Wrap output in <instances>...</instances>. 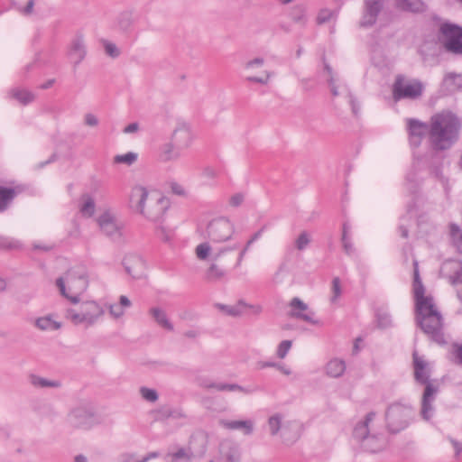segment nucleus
Listing matches in <instances>:
<instances>
[{"label": "nucleus", "mask_w": 462, "mask_h": 462, "mask_svg": "<svg viewBox=\"0 0 462 462\" xmlns=\"http://www.w3.org/2000/svg\"><path fill=\"white\" fill-rule=\"evenodd\" d=\"M183 155L181 151L171 140L162 143L159 149L158 157L162 162H171L180 160Z\"/></svg>", "instance_id": "23"}, {"label": "nucleus", "mask_w": 462, "mask_h": 462, "mask_svg": "<svg viewBox=\"0 0 462 462\" xmlns=\"http://www.w3.org/2000/svg\"><path fill=\"white\" fill-rule=\"evenodd\" d=\"M240 392L244 393H250L251 391L236 383H229L228 392Z\"/></svg>", "instance_id": "57"}, {"label": "nucleus", "mask_w": 462, "mask_h": 462, "mask_svg": "<svg viewBox=\"0 0 462 462\" xmlns=\"http://www.w3.org/2000/svg\"><path fill=\"white\" fill-rule=\"evenodd\" d=\"M34 326L42 331H54L59 330L62 324L56 320L52 314L39 317L34 320Z\"/></svg>", "instance_id": "27"}, {"label": "nucleus", "mask_w": 462, "mask_h": 462, "mask_svg": "<svg viewBox=\"0 0 462 462\" xmlns=\"http://www.w3.org/2000/svg\"><path fill=\"white\" fill-rule=\"evenodd\" d=\"M441 32L445 37L444 46L447 51L462 54V28L446 23L441 26Z\"/></svg>", "instance_id": "16"}, {"label": "nucleus", "mask_w": 462, "mask_h": 462, "mask_svg": "<svg viewBox=\"0 0 462 462\" xmlns=\"http://www.w3.org/2000/svg\"><path fill=\"white\" fill-rule=\"evenodd\" d=\"M234 234L235 226L228 218L221 217L212 219L208 224L205 232L208 240L200 243L195 248L196 257L200 261H217L226 252L237 249L238 243H235L231 246L216 247L217 245L231 240Z\"/></svg>", "instance_id": "2"}, {"label": "nucleus", "mask_w": 462, "mask_h": 462, "mask_svg": "<svg viewBox=\"0 0 462 462\" xmlns=\"http://www.w3.org/2000/svg\"><path fill=\"white\" fill-rule=\"evenodd\" d=\"M105 52L111 58H117L120 55V51L117 46L106 40L102 41Z\"/></svg>", "instance_id": "44"}, {"label": "nucleus", "mask_w": 462, "mask_h": 462, "mask_svg": "<svg viewBox=\"0 0 462 462\" xmlns=\"http://www.w3.org/2000/svg\"><path fill=\"white\" fill-rule=\"evenodd\" d=\"M247 309H250L252 310V313L254 315H258L262 312L263 308L261 305H249L247 304Z\"/></svg>", "instance_id": "63"}, {"label": "nucleus", "mask_w": 462, "mask_h": 462, "mask_svg": "<svg viewBox=\"0 0 462 462\" xmlns=\"http://www.w3.org/2000/svg\"><path fill=\"white\" fill-rule=\"evenodd\" d=\"M271 77H272L271 72L264 71L263 77L249 76L246 78V80L251 83H258V84H262V85H266V84H268Z\"/></svg>", "instance_id": "50"}, {"label": "nucleus", "mask_w": 462, "mask_h": 462, "mask_svg": "<svg viewBox=\"0 0 462 462\" xmlns=\"http://www.w3.org/2000/svg\"><path fill=\"white\" fill-rule=\"evenodd\" d=\"M342 243H343V247H344L345 252L347 254H352L354 248H353V245L351 244L350 240L348 238H345V236H344V237H342Z\"/></svg>", "instance_id": "58"}, {"label": "nucleus", "mask_w": 462, "mask_h": 462, "mask_svg": "<svg viewBox=\"0 0 462 462\" xmlns=\"http://www.w3.org/2000/svg\"><path fill=\"white\" fill-rule=\"evenodd\" d=\"M346 371V364L342 359L334 358L331 359L326 365V373L328 376L333 378H338Z\"/></svg>", "instance_id": "30"}, {"label": "nucleus", "mask_w": 462, "mask_h": 462, "mask_svg": "<svg viewBox=\"0 0 462 462\" xmlns=\"http://www.w3.org/2000/svg\"><path fill=\"white\" fill-rule=\"evenodd\" d=\"M409 141L412 146H419L425 136L429 135L430 125L418 119L406 120Z\"/></svg>", "instance_id": "19"}, {"label": "nucleus", "mask_w": 462, "mask_h": 462, "mask_svg": "<svg viewBox=\"0 0 462 462\" xmlns=\"http://www.w3.org/2000/svg\"><path fill=\"white\" fill-rule=\"evenodd\" d=\"M138 130H139L138 123H131L127 126L125 127L124 133L125 134H134V133H136Z\"/></svg>", "instance_id": "59"}, {"label": "nucleus", "mask_w": 462, "mask_h": 462, "mask_svg": "<svg viewBox=\"0 0 462 462\" xmlns=\"http://www.w3.org/2000/svg\"><path fill=\"white\" fill-rule=\"evenodd\" d=\"M413 294L417 312V321L425 334L438 344L445 343L442 316L437 310L430 295H425V288L420 277L418 263L414 261Z\"/></svg>", "instance_id": "1"}, {"label": "nucleus", "mask_w": 462, "mask_h": 462, "mask_svg": "<svg viewBox=\"0 0 462 462\" xmlns=\"http://www.w3.org/2000/svg\"><path fill=\"white\" fill-rule=\"evenodd\" d=\"M20 246V243L6 236H0V249H16Z\"/></svg>", "instance_id": "46"}, {"label": "nucleus", "mask_w": 462, "mask_h": 462, "mask_svg": "<svg viewBox=\"0 0 462 462\" xmlns=\"http://www.w3.org/2000/svg\"><path fill=\"white\" fill-rule=\"evenodd\" d=\"M138 158V154L134 152H129L125 154H118L114 158L115 162L116 163H123L125 165H132L134 164Z\"/></svg>", "instance_id": "40"}, {"label": "nucleus", "mask_w": 462, "mask_h": 462, "mask_svg": "<svg viewBox=\"0 0 462 462\" xmlns=\"http://www.w3.org/2000/svg\"><path fill=\"white\" fill-rule=\"evenodd\" d=\"M103 307L95 300H86L80 303L79 309H68L65 317L75 326L88 328L96 325L104 316Z\"/></svg>", "instance_id": "5"}, {"label": "nucleus", "mask_w": 462, "mask_h": 462, "mask_svg": "<svg viewBox=\"0 0 462 462\" xmlns=\"http://www.w3.org/2000/svg\"><path fill=\"white\" fill-rule=\"evenodd\" d=\"M15 189L0 186V212L4 211L16 196Z\"/></svg>", "instance_id": "36"}, {"label": "nucleus", "mask_w": 462, "mask_h": 462, "mask_svg": "<svg viewBox=\"0 0 462 462\" xmlns=\"http://www.w3.org/2000/svg\"><path fill=\"white\" fill-rule=\"evenodd\" d=\"M100 231L114 241L123 238L125 225L112 210H106L97 219Z\"/></svg>", "instance_id": "10"}, {"label": "nucleus", "mask_w": 462, "mask_h": 462, "mask_svg": "<svg viewBox=\"0 0 462 462\" xmlns=\"http://www.w3.org/2000/svg\"><path fill=\"white\" fill-rule=\"evenodd\" d=\"M170 140L184 152L191 147L195 140V134L189 123L179 122L172 130Z\"/></svg>", "instance_id": "15"}, {"label": "nucleus", "mask_w": 462, "mask_h": 462, "mask_svg": "<svg viewBox=\"0 0 462 462\" xmlns=\"http://www.w3.org/2000/svg\"><path fill=\"white\" fill-rule=\"evenodd\" d=\"M199 331L198 329H189L187 331L184 332V337H187V338H196L199 336Z\"/></svg>", "instance_id": "61"}, {"label": "nucleus", "mask_w": 462, "mask_h": 462, "mask_svg": "<svg viewBox=\"0 0 462 462\" xmlns=\"http://www.w3.org/2000/svg\"><path fill=\"white\" fill-rule=\"evenodd\" d=\"M296 427L291 421H284L282 414L275 413L268 419V428L272 436L281 433V438L285 443H292L298 439L297 432L291 433V430Z\"/></svg>", "instance_id": "13"}, {"label": "nucleus", "mask_w": 462, "mask_h": 462, "mask_svg": "<svg viewBox=\"0 0 462 462\" xmlns=\"http://www.w3.org/2000/svg\"><path fill=\"white\" fill-rule=\"evenodd\" d=\"M217 307L223 310L225 313H226L229 316L232 317H240L243 315L245 310H247V303H245L243 300H239L235 305H222L218 304Z\"/></svg>", "instance_id": "34"}, {"label": "nucleus", "mask_w": 462, "mask_h": 462, "mask_svg": "<svg viewBox=\"0 0 462 462\" xmlns=\"http://www.w3.org/2000/svg\"><path fill=\"white\" fill-rule=\"evenodd\" d=\"M68 57L71 62L78 66L87 56L86 39L83 33L78 32L71 39L68 47Z\"/></svg>", "instance_id": "18"}, {"label": "nucleus", "mask_w": 462, "mask_h": 462, "mask_svg": "<svg viewBox=\"0 0 462 462\" xmlns=\"http://www.w3.org/2000/svg\"><path fill=\"white\" fill-rule=\"evenodd\" d=\"M257 366L260 369H264V368H267V367H275L276 368V366H278V364L274 363V362L261 361V362L257 363Z\"/></svg>", "instance_id": "62"}, {"label": "nucleus", "mask_w": 462, "mask_h": 462, "mask_svg": "<svg viewBox=\"0 0 462 462\" xmlns=\"http://www.w3.org/2000/svg\"><path fill=\"white\" fill-rule=\"evenodd\" d=\"M149 315L152 318V319L159 325L161 328L172 331L174 327L172 323L168 319L166 311L161 307L155 306L152 307L149 310Z\"/></svg>", "instance_id": "25"}, {"label": "nucleus", "mask_w": 462, "mask_h": 462, "mask_svg": "<svg viewBox=\"0 0 462 462\" xmlns=\"http://www.w3.org/2000/svg\"><path fill=\"white\" fill-rule=\"evenodd\" d=\"M221 425L226 429L232 430H240L245 435H250L254 431V423L252 420H222Z\"/></svg>", "instance_id": "26"}, {"label": "nucleus", "mask_w": 462, "mask_h": 462, "mask_svg": "<svg viewBox=\"0 0 462 462\" xmlns=\"http://www.w3.org/2000/svg\"><path fill=\"white\" fill-rule=\"evenodd\" d=\"M375 418L374 411L368 412L363 420L356 423L353 431L354 438L359 440L363 448L369 452L380 451L386 445L383 436L374 432Z\"/></svg>", "instance_id": "4"}, {"label": "nucleus", "mask_w": 462, "mask_h": 462, "mask_svg": "<svg viewBox=\"0 0 462 462\" xmlns=\"http://www.w3.org/2000/svg\"><path fill=\"white\" fill-rule=\"evenodd\" d=\"M377 322L379 327L387 328L391 325L392 319L391 317L386 313L377 314Z\"/></svg>", "instance_id": "54"}, {"label": "nucleus", "mask_w": 462, "mask_h": 462, "mask_svg": "<svg viewBox=\"0 0 462 462\" xmlns=\"http://www.w3.org/2000/svg\"><path fill=\"white\" fill-rule=\"evenodd\" d=\"M193 454L189 451V449L186 448H179L177 451L169 452L164 457L165 462H189Z\"/></svg>", "instance_id": "33"}, {"label": "nucleus", "mask_w": 462, "mask_h": 462, "mask_svg": "<svg viewBox=\"0 0 462 462\" xmlns=\"http://www.w3.org/2000/svg\"><path fill=\"white\" fill-rule=\"evenodd\" d=\"M290 18L295 23L304 26L307 23V7L299 4L294 5L290 11Z\"/></svg>", "instance_id": "31"}, {"label": "nucleus", "mask_w": 462, "mask_h": 462, "mask_svg": "<svg viewBox=\"0 0 462 462\" xmlns=\"http://www.w3.org/2000/svg\"><path fill=\"white\" fill-rule=\"evenodd\" d=\"M311 242V236L307 231H302L300 233L298 237L295 239L294 245L297 250L303 251Z\"/></svg>", "instance_id": "39"}, {"label": "nucleus", "mask_w": 462, "mask_h": 462, "mask_svg": "<svg viewBox=\"0 0 462 462\" xmlns=\"http://www.w3.org/2000/svg\"><path fill=\"white\" fill-rule=\"evenodd\" d=\"M398 6L411 12H421L424 10V4L421 0H395Z\"/></svg>", "instance_id": "37"}, {"label": "nucleus", "mask_w": 462, "mask_h": 462, "mask_svg": "<svg viewBox=\"0 0 462 462\" xmlns=\"http://www.w3.org/2000/svg\"><path fill=\"white\" fill-rule=\"evenodd\" d=\"M291 340H283L282 341L278 347H277V356L279 358H284L286 356V355L288 354L289 350L291 349Z\"/></svg>", "instance_id": "48"}, {"label": "nucleus", "mask_w": 462, "mask_h": 462, "mask_svg": "<svg viewBox=\"0 0 462 462\" xmlns=\"http://www.w3.org/2000/svg\"><path fill=\"white\" fill-rule=\"evenodd\" d=\"M94 417V408L89 403H80L69 411L67 420L73 428L88 429L93 425Z\"/></svg>", "instance_id": "12"}, {"label": "nucleus", "mask_w": 462, "mask_h": 462, "mask_svg": "<svg viewBox=\"0 0 462 462\" xmlns=\"http://www.w3.org/2000/svg\"><path fill=\"white\" fill-rule=\"evenodd\" d=\"M413 365L416 381L427 384L422 397L421 416L428 420L431 418L433 413L431 402L434 399L436 390L430 383H428L429 374L427 363L422 357L419 356L416 352L413 353Z\"/></svg>", "instance_id": "7"}, {"label": "nucleus", "mask_w": 462, "mask_h": 462, "mask_svg": "<svg viewBox=\"0 0 462 462\" xmlns=\"http://www.w3.org/2000/svg\"><path fill=\"white\" fill-rule=\"evenodd\" d=\"M95 209L96 204L94 199L88 195L82 196L79 205V211L82 216L90 217L94 215Z\"/></svg>", "instance_id": "35"}, {"label": "nucleus", "mask_w": 462, "mask_h": 462, "mask_svg": "<svg viewBox=\"0 0 462 462\" xmlns=\"http://www.w3.org/2000/svg\"><path fill=\"white\" fill-rule=\"evenodd\" d=\"M414 411L409 405L401 402L391 404L385 412L386 426L390 432L398 433L408 427Z\"/></svg>", "instance_id": "8"}, {"label": "nucleus", "mask_w": 462, "mask_h": 462, "mask_svg": "<svg viewBox=\"0 0 462 462\" xmlns=\"http://www.w3.org/2000/svg\"><path fill=\"white\" fill-rule=\"evenodd\" d=\"M245 196L242 193H236L231 196L229 204L232 207H239L244 201Z\"/></svg>", "instance_id": "55"}, {"label": "nucleus", "mask_w": 462, "mask_h": 462, "mask_svg": "<svg viewBox=\"0 0 462 462\" xmlns=\"http://www.w3.org/2000/svg\"><path fill=\"white\" fill-rule=\"evenodd\" d=\"M132 306L131 300L128 297L121 295L118 303H109L106 305L108 313L113 319L118 320L125 316V309Z\"/></svg>", "instance_id": "24"}, {"label": "nucleus", "mask_w": 462, "mask_h": 462, "mask_svg": "<svg viewBox=\"0 0 462 462\" xmlns=\"http://www.w3.org/2000/svg\"><path fill=\"white\" fill-rule=\"evenodd\" d=\"M56 285L62 296L77 304L80 300L79 296L87 290L88 282L86 275L69 271L63 277L57 279Z\"/></svg>", "instance_id": "6"}, {"label": "nucleus", "mask_w": 462, "mask_h": 462, "mask_svg": "<svg viewBox=\"0 0 462 462\" xmlns=\"http://www.w3.org/2000/svg\"><path fill=\"white\" fill-rule=\"evenodd\" d=\"M324 69L327 72L328 77V84H329V87H330V91H331L332 95L334 97L338 96V91H337V87L335 85L334 78L332 76V69H331V67L328 64L324 63Z\"/></svg>", "instance_id": "47"}, {"label": "nucleus", "mask_w": 462, "mask_h": 462, "mask_svg": "<svg viewBox=\"0 0 462 462\" xmlns=\"http://www.w3.org/2000/svg\"><path fill=\"white\" fill-rule=\"evenodd\" d=\"M170 208V199L159 192H152L139 214L151 221L160 220Z\"/></svg>", "instance_id": "11"}, {"label": "nucleus", "mask_w": 462, "mask_h": 462, "mask_svg": "<svg viewBox=\"0 0 462 462\" xmlns=\"http://www.w3.org/2000/svg\"><path fill=\"white\" fill-rule=\"evenodd\" d=\"M33 5H34L33 0H29L27 5H26V6L23 9V14H32V9H33Z\"/></svg>", "instance_id": "64"}, {"label": "nucleus", "mask_w": 462, "mask_h": 462, "mask_svg": "<svg viewBox=\"0 0 462 462\" xmlns=\"http://www.w3.org/2000/svg\"><path fill=\"white\" fill-rule=\"evenodd\" d=\"M331 291H332V296L330 298V302L332 304H335L337 302L338 299L340 298V296L342 294L341 282H340V279L338 277H335L332 280Z\"/></svg>", "instance_id": "42"}, {"label": "nucleus", "mask_w": 462, "mask_h": 462, "mask_svg": "<svg viewBox=\"0 0 462 462\" xmlns=\"http://www.w3.org/2000/svg\"><path fill=\"white\" fill-rule=\"evenodd\" d=\"M170 187H171V191L176 195L181 196V195H184V193H185L184 188L177 182H171Z\"/></svg>", "instance_id": "56"}, {"label": "nucleus", "mask_w": 462, "mask_h": 462, "mask_svg": "<svg viewBox=\"0 0 462 462\" xmlns=\"http://www.w3.org/2000/svg\"><path fill=\"white\" fill-rule=\"evenodd\" d=\"M451 236L454 243L457 246L458 250L462 253V232L461 230L456 226H452L451 227Z\"/></svg>", "instance_id": "51"}, {"label": "nucleus", "mask_w": 462, "mask_h": 462, "mask_svg": "<svg viewBox=\"0 0 462 462\" xmlns=\"http://www.w3.org/2000/svg\"><path fill=\"white\" fill-rule=\"evenodd\" d=\"M264 64V59L262 58V57H256V58H254L252 60H249L248 61H246L245 63V69L247 70V71H250V72H253L257 68H261L263 67Z\"/></svg>", "instance_id": "45"}, {"label": "nucleus", "mask_w": 462, "mask_h": 462, "mask_svg": "<svg viewBox=\"0 0 462 462\" xmlns=\"http://www.w3.org/2000/svg\"><path fill=\"white\" fill-rule=\"evenodd\" d=\"M336 16V12L330 9H321L316 18L317 23L322 24L328 23Z\"/></svg>", "instance_id": "43"}, {"label": "nucleus", "mask_w": 462, "mask_h": 462, "mask_svg": "<svg viewBox=\"0 0 462 462\" xmlns=\"http://www.w3.org/2000/svg\"><path fill=\"white\" fill-rule=\"evenodd\" d=\"M135 22L134 12L125 10L116 17V26L122 32H129Z\"/></svg>", "instance_id": "29"}, {"label": "nucleus", "mask_w": 462, "mask_h": 462, "mask_svg": "<svg viewBox=\"0 0 462 462\" xmlns=\"http://www.w3.org/2000/svg\"><path fill=\"white\" fill-rule=\"evenodd\" d=\"M196 383L199 386L204 389H216L217 383L206 376H198L196 378Z\"/></svg>", "instance_id": "49"}, {"label": "nucleus", "mask_w": 462, "mask_h": 462, "mask_svg": "<svg viewBox=\"0 0 462 462\" xmlns=\"http://www.w3.org/2000/svg\"><path fill=\"white\" fill-rule=\"evenodd\" d=\"M141 397L149 402H155L158 401L159 395L156 390L143 386L139 389Z\"/></svg>", "instance_id": "41"}, {"label": "nucleus", "mask_w": 462, "mask_h": 462, "mask_svg": "<svg viewBox=\"0 0 462 462\" xmlns=\"http://www.w3.org/2000/svg\"><path fill=\"white\" fill-rule=\"evenodd\" d=\"M212 263L205 272V280L208 282H217L225 279L226 272L216 261L211 260Z\"/></svg>", "instance_id": "28"}, {"label": "nucleus", "mask_w": 462, "mask_h": 462, "mask_svg": "<svg viewBox=\"0 0 462 462\" xmlns=\"http://www.w3.org/2000/svg\"><path fill=\"white\" fill-rule=\"evenodd\" d=\"M450 442L455 449V455L457 457L459 456V454L462 452V443H460L453 439H450Z\"/></svg>", "instance_id": "60"}, {"label": "nucleus", "mask_w": 462, "mask_h": 462, "mask_svg": "<svg viewBox=\"0 0 462 462\" xmlns=\"http://www.w3.org/2000/svg\"><path fill=\"white\" fill-rule=\"evenodd\" d=\"M289 317L305 321L310 324L317 325L319 321L315 319V312L310 309L309 305L302 301L300 298L291 299L289 303Z\"/></svg>", "instance_id": "17"}, {"label": "nucleus", "mask_w": 462, "mask_h": 462, "mask_svg": "<svg viewBox=\"0 0 462 462\" xmlns=\"http://www.w3.org/2000/svg\"><path fill=\"white\" fill-rule=\"evenodd\" d=\"M29 381L35 388H59L60 386V382L58 380H49L36 374H31Z\"/></svg>", "instance_id": "32"}, {"label": "nucleus", "mask_w": 462, "mask_h": 462, "mask_svg": "<svg viewBox=\"0 0 462 462\" xmlns=\"http://www.w3.org/2000/svg\"><path fill=\"white\" fill-rule=\"evenodd\" d=\"M84 124L90 127H96L99 124V119L92 113H87L84 116Z\"/></svg>", "instance_id": "52"}, {"label": "nucleus", "mask_w": 462, "mask_h": 462, "mask_svg": "<svg viewBox=\"0 0 462 462\" xmlns=\"http://www.w3.org/2000/svg\"><path fill=\"white\" fill-rule=\"evenodd\" d=\"M150 194L146 188L141 185H135L132 188L129 203L130 207L137 213H140L143 209Z\"/></svg>", "instance_id": "22"}, {"label": "nucleus", "mask_w": 462, "mask_h": 462, "mask_svg": "<svg viewBox=\"0 0 462 462\" xmlns=\"http://www.w3.org/2000/svg\"><path fill=\"white\" fill-rule=\"evenodd\" d=\"M440 275L456 287L458 299L462 301V263L448 260L440 268Z\"/></svg>", "instance_id": "14"}, {"label": "nucleus", "mask_w": 462, "mask_h": 462, "mask_svg": "<svg viewBox=\"0 0 462 462\" xmlns=\"http://www.w3.org/2000/svg\"><path fill=\"white\" fill-rule=\"evenodd\" d=\"M122 264L125 273L134 279H139L143 274V259L135 254H125L123 258Z\"/></svg>", "instance_id": "21"}, {"label": "nucleus", "mask_w": 462, "mask_h": 462, "mask_svg": "<svg viewBox=\"0 0 462 462\" xmlns=\"http://www.w3.org/2000/svg\"><path fill=\"white\" fill-rule=\"evenodd\" d=\"M423 89L424 87L420 80L397 75L392 88L393 97L394 101L417 99L421 97Z\"/></svg>", "instance_id": "9"}, {"label": "nucleus", "mask_w": 462, "mask_h": 462, "mask_svg": "<svg viewBox=\"0 0 462 462\" xmlns=\"http://www.w3.org/2000/svg\"><path fill=\"white\" fill-rule=\"evenodd\" d=\"M452 355L456 359V363L462 365V344H453Z\"/></svg>", "instance_id": "53"}, {"label": "nucleus", "mask_w": 462, "mask_h": 462, "mask_svg": "<svg viewBox=\"0 0 462 462\" xmlns=\"http://www.w3.org/2000/svg\"><path fill=\"white\" fill-rule=\"evenodd\" d=\"M460 122L451 112L442 111L430 117L429 141L432 149H448L457 140Z\"/></svg>", "instance_id": "3"}, {"label": "nucleus", "mask_w": 462, "mask_h": 462, "mask_svg": "<svg viewBox=\"0 0 462 462\" xmlns=\"http://www.w3.org/2000/svg\"><path fill=\"white\" fill-rule=\"evenodd\" d=\"M11 96L23 105H27L34 99V95L26 89H13Z\"/></svg>", "instance_id": "38"}, {"label": "nucleus", "mask_w": 462, "mask_h": 462, "mask_svg": "<svg viewBox=\"0 0 462 462\" xmlns=\"http://www.w3.org/2000/svg\"><path fill=\"white\" fill-rule=\"evenodd\" d=\"M383 6V0H365L364 12L360 20V26L368 28L373 26Z\"/></svg>", "instance_id": "20"}]
</instances>
